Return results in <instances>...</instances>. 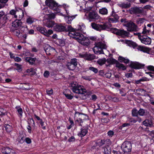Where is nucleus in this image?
Here are the masks:
<instances>
[{"label":"nucleus","mask_w":154,"mask_h":154,"mask_svg":"<svg viewBox=\"0 0 154 154\" xmlns=\"http://www.w3.org/2000/svg\"><path fill=\"white\" fill-rule=\"evenodd\" d=\"M66 30V32H69V36L76 40L79 43L86 46L90 45V40L88 38L85 37L82 33L78 32L77 29L73 28L71 26L69 25Z\"/></svg>","instance_id":"nucleus-1"},{"label":"nucleus","mask_w":154,"mask_h":154,"mask_svg":"<svg viewBox=\"0 0 154 154\" xmlns=\"http://www.w3.org/2000/svg\"><path fill=\"white\" fill-rule=\"evenodd\" d=\"M109 139H98L93 140L91 144V150L92 151H98L100 147L105 144L107 140Z\"/></svg>","instance_id":"nucleus-2"},{"label":"nucleus","mask_w":154,"mask_h":154,"mask_svg":"<svg viewBox=\"0 0 154 154\" xmlns=\"http://www.w3.org/2000/svg\"><path fill=\"white\" fill-rule=\"evenodd\" d=\"M45 4L50 9L54 11L55 13H59L61 11V9L58 6V3L54 0H46Z\"/></svg>","instance_id":"nucleus-3"},{"label":"nucleus","mask_w":154,"mask_h":154,"mask_svg":"<svg viewBox=\"0 0 154 154\" xmlns=\"http://www.w3.org/2000/svg\"><path fill=\"white\" fill-rule=\"evenodd\" d=\"M110 30L112 33L123 38L128 37L129 34V32L126 31L124 29H118L116 28H111Z\"/></svg>","instance_id":"nucleus-4"},{"label":"nucleus","mask_w":154,"mask_h":154,"mask_svg":"<svg viewBox=\"0 0 154 154\" xmlns=\"http://www.w3.org/2000/svg\"><path fill=\"white\" fill-rule=\"evenodd\" d=\"M121 149L125 153L131 152L132 149L131 142L128 141H124L121 146Z\"/></svg>","instance_id":"nucleus-5"},{"label":"nucleus","mask_w":154,"mask_h":154,"mask_svg":"<svg viewBox=\"0 0 154 154\" xmlns=\"http://www.w3.org/2000/svg\"><path fill=\"white\" fill-rule=\"evenodd\" d=\"M91 26L93 29L100 32L109 29L108 26L105 23L102 24L93 22L91 23Z\"/></svg>","instance_id":"nucleus-6"},{"label":"nucleus","mask_w":154,"mask_h":154,"mask_svg":"<svg viewBox=\"0 0 154 154\" xmlns=\"http://www.w3.org/2000/svg\"><path fill=\"white\" fill-rule=\"evenodd\" d=\"M37 30L39 31L42 34L47 37H49L50 35L53 33V31L51 29H49L48 31L45 27L38 26L36 27Z\"/></svg>","instance_id":"nucleus-7"},{"label":"nucleus","mask_w":154,"mask_h":154,"mask_svg":"<svg viewBox=\"0 0 154 154\" xmlns=\"http://www.w3.org/2000/svg\"><path fill=\"white\" fill-rule=\"evenodd\" d=\"M72 90L73 92L78 94H84V96L85 97V99H86V95L85 94L86 93V91L85 89L83 88L81 86L78 85L77 86L75 85L73 86L72 85Z\"/></svg>","instance_id":"nucleus-8"},{"label":"nucleus","mask_w":154,"mask_h":154,"mask_svg":"<svg viewBox=\"0 0 154 154\" xmlns=\"http://www.w3.org/2000/svg\"><path fill=\"white\" fill-rule=\"evenodd\" d=\"M74 118L79 119L81 122L83 123L85 121L88 119V116L87 115L75 112L74 115Z\"/></svg>","instance_id":"nucleus-9"},{"label":"nucleus","mask_w":154,"mask_h":154,"mask_svg":"<svg viewBox=\"0 0 154 154\" xmlns=\"http://www.w3.org/2000/svg\"><path fill=\"white\" fill-rule=\"evenodd\" d=\"M125 25L127 28V30L128 31L131 32L137 31V26L131 21H130L129 23H127Z\"/></svg>","instance_id":"nucleus-10"},{"label":"nucleus","mask_w":154,"mask_h":154,"mask_svg":"<svg viewBox=\"0 0 154 154\" xmlns=\"http://www.w3.org/2000/svg\"><path fill=\"white\" fill-rule=\"evenodd\" d=\"M145 65L137 62L131 61L129 66L132 69H139L144 68Z\"/></svg>","instance_id":"nucleus-11"},{"label":"nucleus","mask_w":154,"mask_h":154,"mask_svg":"<svg viewBox=\"0 0 154 154\" xmlns=\"http://www.w3.org/2000/svg\"><path fill=\"white\" fill-rule=\"evenodd\" d=\"M99 17L96 12L92 11L89 12L87 19L90 21H93L98 19Z\"/></svg>","instance_id":"nucleus-12"},{"label":"nucleus","mask_w":154,"mask_h":154,"mask_svg":"<svg viewBox=\"0 0 154 154\" xmlns=\"http://www.w3.org/2000/svg\"><path fill=\"white\" fill-rule=\"evenodd\" d=\"M110 16L111 17L108 19V21L110 23H116L118 21L119 16L115 12L114 10H113Z\"/></svg>","instance_id":"nucleus-13"},{"label":"nucleus","mask_w":154,"mask_h":154,"mask_svg":"<svg viewBox=\"0 0 154 154\" xmlns=\"http://www.w3.org/2000/svg\"><path fill=\"white\" fill-rule=\"evenodd\" d=\"M139 39L141 42L146 45H149L151 43V38L146 35L142 36L139 37Z\"/></svg>","instance_id":"nucleus-14"},{"label":"nucleus","mask_w":154,"mask_h":154,"mask_svg":"<svg viewBox=\"0 0 154 154\" xmlns=\"http://www.w3.org/2000/svg\"><path fill=\"white\" fill-rule=\"evenodd\" d=\"M129 12L131 14H141L144 12L143 9H140L139 7H134L131 8L129 9Z\"/></svg>","instance_id":"nucleus-15"},{"label":"nucleus","mask_w":154,"mask_h":154,"mask_svg":"<svg viewBox=\"0 0 154 154\" xmlns=\"http://www.w3.org/2000/svg\"><path fill=\"white\" fill-rule=\"evenodd\" d=\"M54 30L56 32H60L66 31V27L62 24H55L54 27Z\"/></svg>","instance_id":"nucleus-16"},{"label":"nucleus","mask_w":154,"mask_h":154,"mask_svg":"<svg viewBox=\"0 0 154 154\" xmlns=\"http://www.w3.org/2000/svg\"><path fill=\"white\" fill-rule=\"evenodd\" d=\"M1 151L4 154H15L14 151L9 147H3Z\"/></svg>","instance_id":"nucleus-17"},{"label":"nucleus","mask_w":154,"mask_h":154,"mask_svg":"<svg viewBox=\"0 0 154 154\" xmlns=\"http://www.w3.org/2000/svg\"><path fill=\"white\" fill-rule=\"evenodd\" d=\"M16 9L17 12L16 15H15V18L18 17L20 19H21L24 16V12L23 9L18 7H16Z\"/></svg>","instance_id":"nucleus-18"},{"label":"nucleus","mask_w":154,"mask_h":154,"mask_svg":"<svg viewBox=\"0 0 154 154\" xmlns=\"http://www.w3.org/2000/svg\"><path fill=\"white\" fill-rule=\"evenodd\" d=\"M88 127H83L81 129V131L79 133L78 135L81 137L85 136L88 132Z\"/></svg>","instance_id":"nucleus-19"},{"label":"nucleus","mask_w":154,"mask_h":154,"mask_svg":"<svg viewBox=\"0 0 154 154\" xmlns=\"http://www.w3.org/2000/svg\"><path fill=\"white\" fill-rule=\"evenodd\" d=\"M25 60L26 61L29 62V64L31 65H35L37 64V63H39L35 62L38 61L37 59L35 57H26Z\"/></svg>","instance_id":"nucleus-20"},{"label":"nucleus","mask_w":154,"mask_h":154,"mask_svg":"<svg viewBox=\"0 0 154 154\" xmlns=\"http://www.w3.org/2000/svg\"><path fill=\"white\" fill-rule=\"evenodd\" d=\"M137 49L139 51L148 54H149V52L151 50V49L149 48L140 45L137 46Z\"/></svg>","instance_id":"nucleus-21"},{"label":"nucleus","mask_w":154,"mask_h":154,"mask_svg":"<svg viewBox=\"0 0 154 154\" xmlns=\"http://www.w3.org/2000/svg\"><path fill=\"white\" fill-rule=\"evenodd\" d=\"M95 47L97 48V49H106V45L105 44L103 43L102 42H99L95 43Z\"/></svg>","instance_id":"nucleus-22"},{"label":"nucleus","mask_w":154,"mask_h":154,"mask_svg":"<svg viewBox=\"0 0 154 154\" xmlns=\"http://www.w3.org/2000/svg\"><path fill=\"white\" fill-rule=\"evenodd\" d=\"M34 116L37 120L39 121V123L41 125L42 128L43 130H46L47 129L46 125L45 124L43 120L35 114H34Z\"/></svg>","instance_id":"nucleus-23"},{"label":"nucleus","mask_w":154,"mask_h":154,"mask_svg":"<svg viewBox=\"0 0 154 154\" xmlns=\"http://www.w3.org/2000/svg\"><path fill=\"white\" fill-rule=\"evenodd\" d=\"M71 94H72V93L69 89H67L63 92V94L65 96L66 98L69 100H71L73 97V96Z\"/></svg>","instance_id":"nucleus-24"},{"label":"nucleus","mask_w":154,"mask_h":154,"mask_svg":"<svg viewBox=\"0 0 154 154\" xmlns=\"http://www.w3.org/2000/svg\"><path fill=\"white\" fill-rule=\"evenodd\" d=\"M22 24V22L20 19L16 20L13 22L12 26L15 28H17L19 26L20 27Z\"/></svg>","instance_id":"nucleus-25"},{"label":"nucleus","mask_w":154,"mask_h":154,"mask_svg":"<svg viewBox=\"0 0 154 154\" xmlns=\"http://www.w3.org/2000/svg\"><path fill=\"white\" fill-rule=\"evenodd\" d=\"M103 149L104 154H111V147L109 145H107L103 147Z\"/></svg>","instance_id":"nucleus-26"},{"label":"nucleus","mask_w":154,"mask_h":154,"mask_svg":"<svg viewBox=\"0 0 154 154\" xmlns=\"http://www.w3.org/2000/svg\"><path fill=\"white\" fill-rule=\"evenodd\" d=\"M45 50L47 54L51 55L52 52L55 51V49L54 48L48 45L47 48L45 49Z\"/></svg>","instance_id":"nucleus-27"},{"label":"nucleus","mask_w":154,"mask_h":154,"mask_svg":"<svg viewBox=\"0 0 154 154\" xmlns=\"http://www.w3.org/2000/svg\"><path fill=\"white\" fill-rule=\"evenodd\" d=\"M143 124L146 127H149L150 128L152 127L153 125L152 120L150 119H146L143 122Z\"/></svg>","instance_id":"nucleus-28"},{"label":"nucleus","mask_w":154,"mask_h":154,"mask_svg":"<svg viewBox=\"0 0 154 154\" xmlns=\"http://www.w3.org/2000/svg\"><path fill=\"white\" fill-rule=\"evenodd\" d=\"M125 43L129 46L132 47L133 48H135L138 46L137 43L131 40H125Z\"/></svg>","instance_id":"nucleus-29"},{"label":"nucleus","mask_w":154,"mask_h":154,"mask_svg":"<svg viewBox=\"0 0 154 154\" xmlns=\"http://www.w3.org/2000/svg\"><path fill=\"white\" fill-rule=\"evenodd\" d=\"M116 67L118 68L119 70H122L125 71L127 69V67L122 63L118 62L116 65Z\"/></svg>","instance_id":"nucleus-30"},{"label":"nucleus","mask_w":154,"mask_h":154,"mask_svg":"<svg viewBox=\"0 0 154 154\" xmlns=\"http://www.w3.org/2000/svg\"><path fill=\"white\" fill-rule=\"evenodd\" d=\"M118 60L121 63H124L127 64L129 63L130 60L128 59H126L125 57L119 56L118 58Z\"/></svg>","instance_id":"nucleus-31"},{"label":"nucleus","mask_w":154,"mask_h":154,"mask_svg":"<svg viewBox=\"0 0 154 154\" xmlns=\"http://www.w3.org/2000/svg\"><path fill=\"white\" fill-rule=\"evenodd\" d=\"M118 5L119 7L122 8H129L131 6V4L128 2L126 3L122 2L119 4Z\"/></svg>","instance_id":"nucleus-32"},{"label":"nucleus","mask_w":154,"mask_h":154,"mask_svg":"<svg viewBox=\"0 0 154 154\" xmlns=\"http://www.w3.org/2000/svg\"><path fill=\"white\" fill-rule=\"evenodd\" d=\"M15 109L18 112V116L19 117H22L23 116V110L20 106H17L15 107Z\"/></svg>","instance_id":"nucleus-33"},{"label":"nucleus","mask_w":154,"mask_h":154,"mask_svg":"<svg viewBox=\"0 0 154 154\" xmlns=\"http://www.w3.org/2000/svg\"><path fill=\"white\" fill-rule=\"evenodd\" d=\"M106 61L107 63L110 64H116V63L118 62V61L114 58H109L108 59L106 60Z\"/></svg>","instance_id":"nucleus-34"},{"label":"nucleus","mask_w":154,"mask_h":154,"mask_svg":"<svg viewBox=\"0 0 154 154\" xmlns=\"http://www.w3.org/2000/svg\"><path fill=\"white\" fill-rule=\"evenodd\" d=\"M95 58V56L94 54H87L85 60L88 61H91Z\"/></svg>","instance_id":"nucleus-35"},{"label":"nucleus","mask_w":154,"mask_h":154,"mask_svg":"<svg viewBox=\"0 0 154 154\" xmlns=\"http://www.w3.org/2000/svg\"><path fill=\"white\" fill-rule=\"evenodd\" d=\"M14 66H16V68L15 69L18 72H20L22 70V66L17 63H15Z\"/></svg>","instance_id":"nucleus-36"},{"label":"nucleus","mask_w":154,"mask_h":154,"mask_svg":"<svg viewBox=\"0 0 154 154\" xmlns=\"http://www.w3.org/2000/svg\"><path fill=\"white\" fill-rule=\"evenodd\" d=\"M4 126L5 128V130L7 132H10L12 131V127L11 126L8 124H5Z\"/></svg>","instance_id":"nucleus-37"},{"label":"nucleus","mask_w":154,"mask_h":154,"mask_svg":"<svg viewBox=\"0 0 154 154\" xmlns=\"http://www.w3.org/2000/svg\"><path fill=\"white\" fill-rule=\"evenodd\" d=\"M28 125H31L32 127L35 128V123L32 118H29L28 119Z\"/></svg>","instance_id":"nucleus-38"},{"label":"nucleus","mask_w":154,"mask_h":154,"mask_svg":"<svg viewBox=\"0 0 154 154\" xmlns=\"http://www.w3.org/2000/svg\"><path fill=\"white\" fill-rule=\"evenodd\" d=\"M131 114L133 117H137L138 115V111L136 108H134L131 110Z\"/></svg>","instance_id":"nucleus-39"},{"label":"nucleus","mask_w":154,"mask_h":154,"mask_svg":"<svg viewBox=\"0 0 154 154\" xmlns=\"http://www.w3.org/2000/svg\"><path fill=\"white\" fill-rule=\"evenodd\" d=\"M76 16V15L71 16L69 15L67 16L68 20H67V23H68L69 24H71L72 21L75 18Z\"/></svg>","instance_id":"nucleus-40"},{"label":"nucleus","mask_w":154,"mask_h":154,"mask_svg":"<svg viewBox=\"0 0 154 154\" xmlns=\"http://www.w3.org/2000/svg\"><path fill=\"white\" fill-rule=\"evenodd\" d=\"M131 125V124L129 123H125L123 124L122 125H120L118 127L119 129L122 130L123 128L125 127H128Z\"/></svg>","instance_id":"nucleus-41"},{"label":"nucleus","mask_w":154,"mask_h":154,"mask_svg":"<svg viewBox=\"0 0 154 154\" xmlns=\"http://www.w3.org/2000/svg\"><path fill=\"white\" fill-rule=\"evenodd\" d=\"M106 62V60L105 58L102 59H99L97 61V63L100 66H102Z\"/></svg>","instance_id":"nucleus-42"},{"label":"nucleus","mask_w":154,"mask_h":154,"mask_svg":"<svg viewBox=\"0 0 154 154\" xmlns=\"http://www.w3.org/2000/svg\"><path fill=\"white\" fill-rule=\"evenodd\" d=\"M99 12L102 14L106 15L108 13V10L106 8H103L100 9Z\"/></svg>","instance_id":"nucleus-43"},{"label":"nucleus","mask_w":154,"mask_h":154,"mask_svg":"<svg viewBox=\"0 0 154 154\" xmlns=\"http://www.w3.org/2000/svg\"><path fill=\"white\" fill-rule=\"evenodd\" d=\"M55 22L52 20L49 21L47 22L46 26L48 27H52L55 26Z\"/></svg>","instance_id":"nucleus-44"},{"label":"nucleus","mask_w":154,"mask_h":154,"mask_svg":"<svg viewBox=\"0 0 154 154\" xmlns=\"http://www.w3.org/2000/svg\"><path fill=\"white\" fill-rule=\"evenodd\" d=\"M67 66L68 68L70 70H74L76 68V66L75 65H74L71 64L69 63H68L67 65Z\"/></svg>","instance_id":"nucleus-45"},{"label":"nucleus","mask_w":154,"mask_h":154,"mask_svg":"<svg viewBox=\"0 0 154 154\" xmlns=\"http://www.w3.org/2000/svg\"><path fill=\"white\" fill-rule=\"evenodd\" d=\"M77 60L76 58H73L71 60L70 62L69 63L77 66L78 64Z\"/></svg>","instance_id":"nucleus-46"},{"label":"nucleus","mask_w":154,"mask_h":154,"mask_svg":"<svg viewBox=\"0 0 154 154\" xmlns=\"http://www.w3.org/2000/svg\"><path fill=\"white\" fill-rule=\"evenodd\" d=\"M146 110L140 108L138 111V114L141 116H143L145 114Z\"/></svg>","instance_id":"nucleus-47"},{"label":"nucleus","mask_w":154,"mask_h":154,"mask_svg":"<svg viewBox=\"0 0 154 154\" xmlns=\"http://www.w3.org/2000/svg\"><path fill=\"white\" fill-rule=\"evenodd\" d=\"M6 115V111L2 108H0V116L1 117Z\"/></svg>","instance_id":"nucleus-48"},{"label":"nucleus","mask_w":154,"mask_h":154,"mask_svg":"<svg viewBox=\"0 0 154 154\" xmlns=\"http://www.w3.org/2000/svg\"><path fill=\"white\" fill-rule=\"evenodd\" d=\"M120 22L122 23H123V25L124 26H126L125 25L127 23H129L130 21H128V20L126 18H122L120 20Z\"/></svg>","instance_id":"nucleus-49"},{"label":"nucleus","mask_w":154,"mask_h":154,"mask_svg":"<svg viewBox=\"0 0 154 154\" xmlns=\"http://www.w3.org/2000/svg\"><path fill=\"white\" fill-rule=\"evenodd\" d=\"M85 25L84 24H82V25H79L78 29H77V30L78 31V32L80 33V32L83 31V28L85 27ZM81 33H82V32H81Z\"/></svg>","instance_id":"nucleus-50"},{"label":"nucleus","mask_w":154,"mask_h":154,"mask_svg":"<svg viewBox=\"0 0 154 154\" xmlns=\"http://www.w3.org/2000/svg\"><path fill=\"white\" fill-rule=\"evenodd\" d=\"M26 22L28 24H31L33 23L34 20L33 18L29 17L27 19Z\"/></svg>","instance_id":"nucleus-51"},{"label":"nucleus","mask_w":154,"mask_h":154,"mask_svg":"<svg viewBox=\"0 0 154 154\" xmlns=\"http://www.w3.org/2000/svg\"><path fill=\"white\" fill-rule=\"evenodd\" d=\"M89 69L91 71H92L95 73H97L98 72V69L96 68L93 67H90L89 68Z\"/></svg>","instance_id":"nucleus-52"},{"label":"nucleus","mask_w":154,"mask_h":154,"mask_svg":"<svg viewBox=\"0 0 154 154\" xmlns=\"http://www.w3.org/2000/svg\"><path fill=\"white\" fill-rule=\"evenodd\" d=\"M57 42L58 43V44L57 45L61 46H63L65 45L64 41L61 39H59L57 40Z\"/></svg>","instance_id":"nucleus-53"},{"label":"nucleus","mask_w":154,"mask_h":154,"mask_svg":"<svg viewBox=\"0 0 154 154\" xmlns=\"http://www.w3.org/2000/svg\"><path fill=\"white\" fill-rule=\"evenodd\" d=\"M75 140V138L73 136H71L70 137H69L68 140V142L69 143L74 142Z\"/></svg>","instance_id":"nucleus-54"},{"label":"nucleus","mask_w":154,"mask_h":154,"mask_svg":"<svg viewBox=\"0 0 154 154\" xmlns=\"http://www.w3.org/2000/svg\"><path fill=\"white\" fill-rule=\"evenodd\" d=\"M17 10L16 9V8L15 9H12L9 12V14L11 15H14L15 17V15H16V14Z\"/></svg>","instance_id":"nucleus-55"},{"label":"nucleus","mask_w":154,"mask_h":154,"mask_svg":"<svg viewBox=\"0 0 154 154\" xmlns=\"http://www.w3.org/2000/svg\"><path fill=\"white\" fill-rule=\"evenodd\" d=\"M24 141L27 144H29L31 143L32 140L29 137H27L24 140Z\"/></svg>","instance_id":"nucleus-56"},{"label":"nucleus","mask_w":154,"mask_h":154,"mask_svg":"<svg viewBox=\"0 0 154 154\" xmlns=\"http://www.w3.org/2000/svg\"><path fill=\"white\" fill-rule=\"evenodd\" d=\"M77 119L75 120V124L76 125H78V126H82V125L81 124V123H82V122H81V121L80 119H79L78 118H77Z\"/></svg>","instance_id":"nucleus-57"},{"label":"nucleus","mask_w":154,"mask_h":154,"mask_svg":"<svg viewBox=\"0 0 154 154\" xmlns=\"http://www.w3.org/2000/svg\"><path fill=\"white\" fill-rule=\"evenodd\" d=\"M151 128H150L149 127H146V128H143V130L144 131H145L147 133L149 134V133L152 130L151 129Z\"/></svg>","instance_id":"nucleus-58"},{"label":"nucleus","mask_w":154,"mask_h":154,"mask_svg":"<svg viewBox=\"0 0 154 154\" xmlns=\"http://www.w3.org/2000/svg\"><path fill=\"white\" fill-rule=\"evenodd\" d=\"M97 99V97L96 95L95 94H93L91 96V97L90 98V99L92 100L95 101Z\"/></svg>","instance_id":"nucleus-59"},{"label":"nucleus","mask_w":154,"mask_h":154,"mask_svg":"<svg viewBox=\"0 0 154 154\" xmlns=\"http://www.w3.org/2000/svg\"><path fill=\"white\" fill-rule=\"evenodd\" d=\"M114 134V132L112 130H109L107 132L108 135L110 137L113 136Z\"/></svg>","instance_id":"nucleus-60"},{"label":"nucleus","mask_w":154,"mask_h":154,"mask_svg":"<svg viewBox=\"0 0 154 154\" xmlns=\"http://www.w3.org/2000/svg\"><path fill=\"white\" fill-rule=\"evenodd\" d=\"M100 50H99L96 51V52L94 51V50L93 49L94 52L97 54H104V52L103 49H100Z\"/></svg>","instance_id":"nucleus-61"},{"label":"nucleus","mask_w":154,"mask_h":154,"mask_svg":"<svg viewBox=\"0 0 154 154\" xmlns=\"http://www.w3.org/2000/svg\"><path fill=\"white\" fill-rule=\"evenodd\" d=\"M43 75L45 77L47 78L49 76L50 72L48 71H45Z\"/></svg>","instance_id":"nucleus-62"},{"label":"nucleus","mask_w":154,"mask_h":154,"mask_svg":"<svg viewBox=\"0 0 154 154\" xmlns=\"http://www.w3.org/2000/svg\"><path fill=\"white\" fill-rule=\"evenodd\" d=\"M147 68L148 70L150 71H154V66H153L150 65L148 66Z\"/></svg>","instance_id":"nucleus-63"},{"label":"nucleus","mask_w":154,"mask_h":154,"mask_svg":"<svg viewBox=\"0 0 154 154\" xmlns=\"http://www.w3.org/2000/svg\"><path fill=\"white\" fill-rule=\"evenodd\" d=\"M14 60L15 61L18 62H19L22 60V59L21 58L17 56H16L14 59Z\"/></svg>","instance_id":"nucleus-64"}]
</instances>
